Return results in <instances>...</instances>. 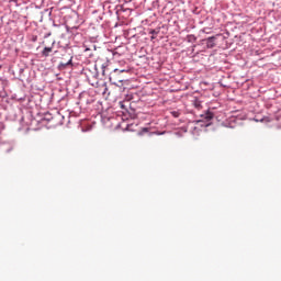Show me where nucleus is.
<instances>
[{"mask_svg":"<svg viewBox=\"0 0 281 281\" xmlns=\"http://www.w3.org/2000/svg\"><path fill=\"white\" fill-rule=\"evenodd\" d=\"M119 74H124V70L114 69V70L110 74V82H111V85L117 86V82H124V79L117 77Z\"/></svg>","mask_w":281,"mask_h":281,"instance_id":"obj_1","label":"nucleus"},{"mask_svg":"<svg viewBox=\"0 0 281 281\" xmlns=\"http://www.w3.org/2000/svg\"><path fill=\"white\" fill-rule=\"evenodd\" d=\"M171 115H172L173 117H179V115H181V113H180L179 111H172V112H171Z\"/></svg>","mask_w":281,"mask_h":281,"instance_id":"obj_6","label":"nucleus"},{"mask_svg":"<svg viewBox=\"0 0 281 281\" xmlns=\"http://www.w3.org/2000/svg\"><path fill=\"white\" fill-rule=\"evenodd\" d=\"M206 120H212V114H207Z\"/></svg>","mask_w":281,"mask_h":281,"instance_id":"obj_8","label":"nucleus"},{"mask_svg":"<svg viewBox=\"0 0 281 281\" xmlns=\"http://www.w3.org/2000/svg\"><path fill=\"white\" fill-rule=\"evenodd\" d=\"M216 41V37L215 36H211L206 40V47L209 49H212L213 47L216 46V44L214 43Z\"/></svg>","mask_w":281,"mask_h":281,"instance_id":"obj_2","label":"nucleus"},{"mask_svg":"<svg viewBox=\"0 0 281 281\" xmlns=\"http://www.w3.org/2000/svg\"><path fill=\"white\" fill-rule=\"evenodd\" d=\"M192 104L198 111H201V109H203V102L196 98L192 101Z\"/></svg>","mask_w":281,"mask_h":281,"instance_id":"obj_3","label":"nucleus"},{"mask_svg":"<svg viewBox=\"0 0 281 281\" xmlns=\"http://www.w3.org/2000/svg\"><path fill=\"white\" fill-rule=\"evenodd\" d=\"M52 47H45L42 52V55L45 56V58H47V56H49V53L52 52Z\"/></svg>","mask_w":281,"mask_h":281,"instance_id":"obj_4","label":"nucleus"},{"mask_svg":"<svg viewBox=\"0 0 281 281\" xmlns=\"http://www.w3.org/2000/svg\"><path fill=\"white\" fill-rule=\"evenodd\" d=\"M68 65H71V58L67 63H60L59 69H66Z\"/></svg>","mask_w":281,"mask_h":281,"instance_id":"obj_5","label":"nucleus"},{"mask_svg":"<svg viewBox=\"0 0 281 281\" xmlns=\"http://www.w3.org/2000/svg\"><path fill=\"white\" fill-rule=\"evenodd\" d=\"M149 34H153L151 41H155V38H156L155 34H157V31L151 30V31L149 32Z\"/></svg>","mask_w":281,"mask_h":281,"instance_id":"obj_7","label":"nucleus"}]
</instances>
